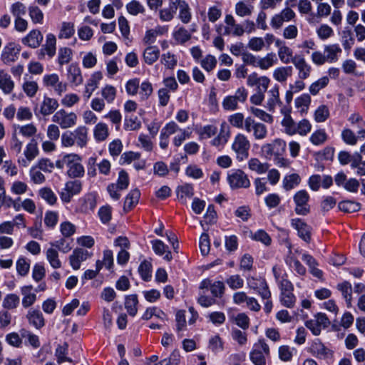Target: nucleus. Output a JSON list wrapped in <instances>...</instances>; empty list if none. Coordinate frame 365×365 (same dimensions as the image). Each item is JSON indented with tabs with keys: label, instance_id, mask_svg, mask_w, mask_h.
Returning <instances> with one entry per match:
<instances>
[{
	"label": "nucleus",
	"instance_id": "52",
	"mask_svg": "<svg viewBox=\"0 0 365 365\" xmlns=\"http://www.w3.org/2000/svg\"><path fill=\"white\" fill-rule=\"evenodd\" d=\"M279 299L284 307L289 309L294 307L297 301L293 291L280 292Z\"/></svg>",
	"mask_w": 365,
	"mask_h": 365
},
{
	"label": "nucleus",
	"instance_id": "1",
	"mask_svg": "<svg viewBox=\"0 0 365 365\" xmlns=\"http://www.w3.org/2000/svg\"><path fill=\"white\" fill-rule=\"evenodd\" d=\"M287 143L284 140L277 138L262 147V151L267 158H273L274 163L280 168H288L290 165L289 159L284 158Z\"/></svg>",
	"mask_w": 365,
	"mask_h": 365
},
{
	"label": "nucleus",
	"instance_id": "50",
	"mask_svg": "<svg viewBox=\"0 0 365 365\" xmlns=\"http://www.w3.org/2000/svg\"><path fill=\"white\" fill-rule=\"evenodd\" d=\"M138 299L136 294L128 295L125 297V308L130 316L134 317L138 312Z\"/></svg>",
	"mask_w": 365,
	"mask_h": 365
},
{
	"label": "nucleus",
	"instance_id": "39",
	"mask_svg": "<svg viewBox=\"0 0 365 365\" xmlns=\"http://www.w3.org/2000/svg\"><path fill=\"white\" fill-rule=\"evenodd\" d=\"M338 290L341 293L348 307H351L352 287L350 282L344 281L337 285Z\"/></svg>",
	"mask_w": 365,
	"mask_h": 365
},
{
	"label": "nucleus",
	"instance_id": "46",
	"mask_svg": "<svg viewBox=\"0 0 365 365\" xmlns=\"http://www.w3.org/2000/svg\"><path fill=\"white\" fill-rule=\"evenodd\" d=\"M248 168L257 174L265 173L269 169L268 163H261L258 158H252L248 160Z\"/></svg>",
	"mask_w": 365,
	"mask_h": 365
},
{
	"label": "nucleus",
	"instance_id": "45",
	"mask_svg": "<svg viewBox=\"0 0 365 365\" xmlns=\"http://www.w3.org/2000/svg\"><path fill=\"white\" fill-rule=\"evenodd\" d=\"M109 135L108 126L103 122L97 123L93 129V135L97 141L105 140Z\"/></svg>",
	"mask_w": 365,
	"mask_h": 365
},
{
	"label": "nucleus",
	"instance_id": "29",
	"mask_svg": "<svg viewBox=\"0 0 365 365\" xmlns=\"http://www.w3.org/2000/svg\"><path fill=\"white\" fill-rule=\"evenodd\" d=\"M67 78L70 83L78 86L83 83V76L77 63H71L67 69Z\"/></svg>",
	"mask_w": 365,
	"mask_h": 365
},
{
	"label": "nucleus",
	"instance_id": "20",
	"mask_svg": "<svg viewBox=\"0 0 365 365\" xmlns=\"http://www.w3.org/2000/svg\"><path fill=\"white\" fill-rule=\"evenodd\" d=\"M43 39V36L41 31L38 29H33L21 39V42L25 46L36 48L41 45Z\"/></svg>",
	"mask_w": 365,
	"mask_h": 365
},
{
	"label": "nucleus",
	"instance_id": "2",
	"mask_svg": "<svg viewBox=\"0 0 365 365\" xmlns=\"http://www.w3.org/2000/svg\"><path fill=\"white\" fill-rule=\"evenodd\" d=\"M55 165L58 169L67 168V175L72 178H80L84 175L85 170L81 164V158L76 153H67L58 159Z\"/></svg>",
	"mask_w": 365,
	"mask_h": 365
},
{
	"label": "nucleus",
	"instance_id": "57",
	"mask_svg": "<svg viewBox=\"0 0 365 365\" xmlns=\"http://www.w3.org/2000/svg\"><path fill=\"white\" fill-rule=\"evenodd\" d=\"M27 10L26 6L21 1L13 3L9 8V11L14 19L22 17L26 14Z\"/></svg>",
	"mask_w": 365,
	"mask_h": 365
},
{
	"label": "nucleus",
	"instance_id": "36",
	"mask_svg": "<svg viewBox=\"0 0 365 365\" xmlns=\"http://www.w3.org/2000/svg\"><path fill=\"white\" fill-rule=\"evenodd\" d=\"M292 66L278 67L273 71V78L279 83H284L292 75Z\"/></svg>",
	"mask_w": 365,
	"mask_h": 365
},
{
	"label": "nucleus",
	"instance_id": "61",
	"mask_svg": "<svg viewBox=\"0 0 365 365\" xmlns=\"http://www.w3.org/2000/svg\"><path fill=\"white\" fill-rule=\"evenodd\" d=\"M329 81V78L327 76H324V77L319 78V80L312 83L310 85V86L309 88V93L312 96L317 95L319 93V92L320 91V90L325 88L328 85Z\"/></svg>",
	"mask_w": 365,
	"mask_h": 365
},
{
	"label": "nucleus",
	"instance_id": "33",
	"mask_svg": "<svg viewBox=\"0 0 365 365\" xmlns=\"http://www.w3.org/2000/svg\"><path fill=\"white\" fill-rule=\"evenodd\" d=\"M56 38L55 35L53 34H48L46 37L45 44L42 46L41 49V52H45V53L49 57V58H53L56 51Z\"/></svg>",
	"mask_w": 365,
	"mask_h": 365
},
{
	"label": "nucleus",
	"instance_id": "38",
	"mask_svg": "<svg viewBox=\"0 0 365 365\" xmlns=\"http://www.w3.org/2000/svg\"><path fill=\"white\" fill-rule=\"evenodd\" d=\"M14 87V83L10 75L4 71H0V88L6 94L11 93Z\"/></svg>",
	"mask_w": 365,
	"mask_h": 365
},
{
	"label": "nucleus",
	"instance_id": "14",
	"mask_svg": "<svg viewBox=\"0 0 365 365\" xmlns=\"http://www.w3.org/2000/svg\"><path fill=\"white\" fill-rule=\"evenodd\" d=\"M91 256L88 251L83 248H76L69 256V262L75 270L80 269L81 262L86 261Z\"/></svg>",
	"mask_w": 365,
	"mask_h": 365
},
{
	"label": "nucleus",
	"instance_id": "24",
	"mask_svg": "<svg viewBox=\"0 0 365 365\" xmlns=\"http://www.w3.org/2000/svg\"><path fill=\"white\" fill-rule=\"evenodd\" d=\"M341 53L342 49L337 43L326 45L324 48L326 60L329 63L336 62Z\"/></svg>",
	"mask_w": 365,
	"mask_h": 365
},
{
	"label": "nucleus",
	"instance_id": "12",
	"mask_svg": "<svg viewBox=\"0 0 365 365\" xmlns=\"http://www.w3.org/2000/svg\"><path fill=\"white\" fill-rule=\"evenodd\" d=\"M200 290H210L212 297L215 298H220L222 297L225 291V285L220 281L212 282L209 279H204L200 284Z\"/></svg>",
	"mask_w": 365,
	"mask_h": 365
},
{
	"label": "nucleus",
	"instance_id": "10",
	"mask_svg": "<svg viewBox=\"0 0 365 365\" xmlns=\"http://www.w3.org/2000/svg\"><path fill=\"white\" fill-rule=\"evenodd\" d=\"M247 285L250 289L256 291L262 299H268L270 298L271 292L264 278L250 277L247 279Z\"/></svg>",
	"mask_w": 365,
	"mask_h": 365
},
{
	"label": "nucleus",
	"instance_id": "17",
	"mask_svg": "<svg viewBox=\"0 0 365 365\" xmlns=\"http://www.w3.org/2000/svg\"><path fill=\"white\" fill-rule=\"evenodd\" d=\"M22 340L28 342H38L39 339L37 335L24 329L20 331V334L14 332L6 336L7 342H19Z\"/></svg>",
	"mask_w": 365,
	"mask_h": 365
},
{
	"label": "nucleus",
	"instance_id": "64",
	"mask_svg": "<svg viewBox=\"0 0 365 365\" xmlns=\"http://www.w3.org/2000/svg\"><path fill=\"white\" fill-rule=\"evenodd\" d=\"M116 88L111 85H106L101 90V96L103 99L108 103H112L116 96Z\"/></svg>",
	"mask_w": 365,
	"mask_h": 365
},
{
	"label": "nucleus",
	"instance_id": "48",
	"mask_svg": "<svg viewBox=\"0 0 365 365\" xmlns=\"http://www.w3.org/2000/svg\"><path fill=\"white\" fill-rule=\"evenodd\" d=\"M311 352L319 358H329L332 355L331 351L324 346V344H312Z\"/></svg>",
	"mask_w": 365,
	"mask_h": 365
},
{
	"label": "nucleus",
	"instance_id": "55",
	"mask_svg": "<svg viewBox=\"0 0 365 365\" xmlns=\"http://www.w3.org/2000/svg\"><path fill=\"white\" fill-rule=\"evenodd\" d=\"M20 302V299L16 294H6L2 302V307L6 309H16Z\"/></svg>",
	"mask_w": 365,
	"mask_h": 365
},
{
	"label": "nucleus",
	"instance_id": "41",
	"mask_svg": "<svg viewBox=\"0 0 365 365\" xmlns=\"http://www.w3.org/2000/svg\"><path fill=\"white\" fill-rule=\"evenodd\" d=\"M277 63V58L274 53H268L264 57L258 58L257 67L262 70H267Z\"/></svg>",
	"mask_w": 365,
	"mask_h": 365
},
{
	"label": "nucleus",
	"instance_id": "58",
	"mask_svg": "<svg viewBox=\"0 0 365 365\" xmlns=\"http://www.w3.org/2000/svg\"><path fill=\"white\" fill-rule=\"evenodd\" d=\"M68 354V346L67 344H59L56 350L57 362L61 364L64 361L71 362L72 360L67 356Z\"/></svg>",
	"mask_w": 365,
	"mask_h": 365
},
{
	"label": "nucleus",
	"instance_id": "26",
	"mask_svg": "<svg viewBox=\"0 0 365 365\" xmlns=\"http://www.w3.org/2000/svg\"><path fill=\"white\" fill-rule=\"evenodd\" d=\"M80 209L82 212H88L95 209L96 206V194L89 192L79 199Z\"/></svg>",
	"mask_w": 365,
	"mask_h": 365
},
{
	"label": "nucleus",
	"instance_id": "56",
	"mask_svg": "<svg viewBox=\"0 0 365 365\" xmlns=\"http://www.w3.org/2000/svg\"><path fill=\"white\" fill-rule=\"evenodd\" d=\"M277 54L282 63L284 64L293 63L294 56L293 55L292 49L289 46H286L282 47V48H281L280 50H278Z\"/></svg>",
	"mask_w": 365,
	"mask_h": 365
},
{
	"label": "nucleus",
	"instance_id": "27",
	"mask_svg": "<svg viewBox=\"0 0 365 365\" xmlns=\"http://www.w3.org/2000/svg\"><path fill=\"white\" fill-rule=\"evenodd\" d=\"M88 129L84 125L77 127L74 130L71 131L73 135L75 143L79 148H84L88 143Z\"/></svg>",
	"mask_w": 365,
	"mask_h": 365
},
{
	"label": "nucleus",
	"instance_id": "18",
	"mask_svg": "<svg viewBox=\"0 0 365 365\" xmlns=\"http://www.w3.org/2000/svg\"><path fill=\"white\" fill-rule=\"evenodd\" d=\"M58 106L59 103L56 98L45 96L40 103L39 113L43 116H48L53 113Z\"/></svg>",
	"mask_w": 365,
	"mask_h": 365
},
{
	"label": "nucleus",
	"instance_id": "62",
	"mask_svg": "<svg viewBox=\"0 0 365 365\" xmlns=\"http://www.w3.org/2000/svg\"><path fill=\"white\" fill-rule=\"evenodd\" d=\"M282 126L284 128V132L289 135H294L297 134V123L292 117L283 118L282 120Z\"/></svg>",
	"mask_w": 365,
	"mask_h": 365
},
{
	"label": "nucleus",
	"instance_id": "60",
	"mask_svg": "<svg viewBox=\"0 0 365 365\" xmlns=\"http://www.w3.org/2000/svg\"><path fill=\"white\" fill-rule=\"evenodd\" d=\"M329 117V109L326 105L319 106L314 113V120L317 123H323Z\"/></svg>",
	"mask_w": 365,
	"mask_h": 365
},
{
	"label": "nucleus",
	"instance_id": "31",
	"mask_svg": "<svg viewBox=\"0 0 365 365\" xmlns=\"http://www.w3.org/2000/svg\"><path fill=\"white\" fill-rule=\"evenodd\" d=\"M140 197V192L138 189L131 190L125 197L123 210L125 212H128L133 209V207L138 203Z\"/></svg>",
	"mask_w": 365,
	"mask_h": 365
},
{
	"label": "nucleus",
	"instance_id": "44",
	"mask_svg": "<svg viewBox=\"0 0 365 365\" xmlns=\"http://www.w3.org/2000/svg\"><path fill=\"white\" fill-rule=\"evenodd\" d=\"M75 34L74 24L63 21L61 24L58 37L59 39H69Z\"/></svg>",
	"mask_w": 365,
	"mask_h": 365
},
{
	"label": "nucleus",
	"instance_id": "25",
	"mask_svg": "<svg viewBox=\"0 0 365 365\" xmlns=\"http://www.w3.org/2000/svg\"><path fill=\"white\" fill-rule=\"evenodd\" d=\"M24 154L26 159H23L20 163L23 166L26 167L29 163L35 159L38 155V148L36 140H32L26 145Z\"/></svg>",
	"mask_w": 365,
	"mask_h": 365
},
{
	"label": "nucleus",
	"instance_id": "42",
	"mask_svg": "<svg viewBox=\"0 0 365 365\" xmlns=\"http://www.w3.org/2000/svg\"><path fill=\"white\" fill-rule=\"evenodd\" d=\"M160 50L157 46H148L147 47L143 53L144 61L148 64L152 65L159 58Z\"/></svg>",
	"mask_w": 365,
	"mask_h": 365
},
{
	"label": "nucleus",
	"instance_id": "59",
	"mask_svg": "<svg viewBox=\"0 0 365 365\" xmlns=\"http://www.w3.org/2000/svg\"><path fill=\"white\" fill-rule=\"evenodd\" d=\"M339 209L344 212H354L361 209V205L359 202L344 200L339 203Z\"/></svg>",
	"mask_w": 365,
	"mask_h": 365
},
{
	"label": "nucleus",
	"instance_id": "40",
	"mask_svg": "<svg viewBox=\"0 0 365 365\" xmlns=\"http://www.w3.org/2000/svg\"><path fill=\"white\" fill-rule=\"evenodd\" d=\"M311 97L307 93H304L294 100L295 107L301 114L306 113L311 104Z\"/></svg>",
	"mask_w": 365,
	"mask_h": 365
},
{
	"label": "nucleus",
	"instance_id": "37",
	"mask_svg": "<svg viewBox=\"0 0 365 365\" xmlns=\"http://www.w3.org/2000/svg\"><path fill=\"white\" fill-rule=\"evenodd\" d=\"M178 200L183 204L187 203L194 195L193 187L190 184H184L179 186L177 190Z\"/></svg>",
	"mask_w": 365,
	"mask_h": 365
},
{
	"label": "nucleus",
	"instance_id": "32",
	"mask_svg": "<svg viewBox=\"0 0 365 365\" xmlns=\"http://www.w3.org/2000/svg\"><path fill=\"white\" fill-rule=\"evenodd\" d=\"M268 99L267 102L266 108L269 111H273L277 105L282 103L279 98V86H275L272 88L267 93Z\"/></svg>",
	"mask_w": 365,
	"mask_h": 365
},
{
	"label": "nucleus",
	"instance_id": "7",
	"mask_svg": "<svg viewBox=\"0 0 365 365\" xmlns=\"http://www.w3.org/2000/svg\"><path fill=\"white\" fill-rule=\"evenodd\" d=\"M295 203L294 211L297 215H307L310 212L309 195L305 190L297 191L293 196Z\"/></svg>",
	"mask_w": 365,
	"mask_h": 365
},
{
	"label": "nucleus",
	"instance_id": "9",
	"mask_svg": "<svg viewBox=\"0 0 365 365\" xmlns=\"http://www.w3.org/2000/svg\"><path fill=\"white\" fill-rule=\"evenodd\" d=\"M269 354L267 344H255L250 352V359L255 365H265L266 358Z\"/></svg>",
	"mask_w": 365,
	"mask_h": 365
},
{
	"label": "nucleus",
	"instance_id": "53",
	"mask_svg": "<svg viewBox=\"0 0 365 365\" xmlns=\"http://www.w3.org/2000/svg\"><path fill=\"white\" fill-rule=\"evenodd\" d=\"M227 120L232 126L238 129H245L246 127V118L242 113H233L228 117Z\"/></svg>",
	"mask_w": 365,
	"mask_h": 365
},
{
	"label": "nucleus",
	"instance_id": "19",
	"mask_svg": "<svg viewBox=\"0 0 365 365\" xmlns=\"http://www.w3.org/2000/svg\"><path fill=\"white\" fill-rule=\"evenodd\" d=\"M291 225L297 231L298 235L305 242H309L310 227L302 219L294 218L291 220Z\"/></svg>",
	"mask_w": 365,
	"mask_h": 365
},
{
	"label": "nucleus",
	"instance_id": "16",
	"mask_svg": "<svg viewBox=\"0 0 365 365\" xmlns=\"http://www.w3.org/2000/svg\"><path fill=\"white\" fill-rule=\"evenodd\" d=\"M292 63L299 71L298 76L299 79L304 80L310 76L312 68L302 55H294Z\"/></svg>",
	"mask_w": 365,
	"mask_h": 365
},
{
	"label": "nucleus",
	"instance_id": "8",
	"mask_svg": "<svg viewBox=\"0 0 365 365\" xmlns=\"http://www.w3.org/2000/svg\"><path fill=\"white\" fill-rule=\"evenodd\" d=\"M82 190V182L80 180H69L66 182L64 188L60 192L61 200L63 202H71L73 196L79 194Z\"/></svg>",
	"mask_w": 365,
	"mask_h": 365
},
{
	"label": "nucleus",
	"instance_id": "34",
	"mask_svg": "<svg viewBox=\"0 0 365 365\" xmlns=\"http://www.w3.org/2000/svg\"><path fill=\"white\" fill-rule=\"evenodd\" d=\"M301 181V177L297 173L286 175L282 180V187L286 191H290L297 187Z\"/></svg>",
	"mask_w": 365,
	"mask_h": 365
},
{
	"label": "nucleus",
	"instance_id": "13",
	"mask_svg": "<svg viewBox=\"0 0 365 365\" xmlns=\"http://www.w3.org/2000/svg\"><path fill=\"white\" fill-rule=\"evenodd\" d=\"M230 135V126L225 122H223L220 125V130L218 135L211 140L210 144L214 147L222 148L228 142Z\"/></svg>",
	"mask_w": 365,
	"mask_h": 365
},
{
	"label": "nucleus",
	"instance_id": "15",
	"mask_svg": "<svg viewBox=\"0 0 365 365\" xmlns=\"http://www.w3.org/2000/svg\"><path fill=\"white\" fill-rule=\"evenodd\" d=\"M21 48L15 43H9L6 45L2 51L1 59L6 64H10L14 62L19 56Z\"/></svg>",
	"mask_w": 365,
	"mask_h": 365
},
{
	"label": "nucleus",
	"instance_id": "35",
	"mask_svg": "<svg viewBox=\"0 0 365 365\" xmlns=\"http://www.w3.org/2000/svg\"><path fill=\"white\" fill-rule=\"evenodd\" d=\"M169 123L178 128L174 132L176 135L173 139V143L175 146L180 147L187 138L190 137V133L186 129L181 128L175 121H170Z\"/></svg>",
	"mask_w": 365,
	"mask_h": 365
},
{
	"label": "nucleus",
	"instance_id": "43",
	"mask_svg": "<svg viewBox=\"0 0 365 365\" xmlns=\"http://www.w3.org/2000/svg\"><path fill=\"white\" fill-rule=\"evenodd\" d=\"M46 257L50 265L53 269H59L62 266L61 261L59 259V255L57 250L53 247H49L46 251Z\"/></svg>",
	"mask_w": 365,
	"mask_h": 365
},
{
	"label": "nucleus",
	"instance_id": "28",
	"mask_svg": "<svg viewBox=\"0 0 365 365\" xmlns=\"http://www.w3.org/2000/svg\"><path fill=\"white\" fill-rule=\"evenodd\" d=\"M32 289L31 285L21 287V294L23 296L21 304L24 308L31 307L36 301V294L32 292Z\"/></svg>",
	"mask_w": 365,
	"mask_h": 365
},
{
	"label": "nucleus",
	"instance_id": "5",
	"mask_svg": "<svg viewBox=\"0 0 365 365\" xmlns=\"http://www.w3.org/2000/svg\"><path fill=\"white\" fill-rule=\"evenodd\" d=\"M52 121L61 129H68L77 124L78 116L74 112H68L65 109H60L53 115Z\"/></svg>",
	"mask_w": 365,
	"mask_h": 365
},
{
	"label": "nucleus",
	"instance_id": "4",
	"mask_svg": "<svg viewBox=\"0 0 365 365\" xmlns=\"http://www.w3.org/2000/svg\"><path fill=\"white\" fill-rule=\"evenodd\" d=\"M250 143L247 137L241 133H238L234 138L232 143V150L236 154V158L239 161L247 159L249 156Z\"/></svg>",
	"mask_w": 365,
	"mask_h": 365
},
{
	"label": "nucleus",
	"instance_id": "63",
	"mask_svg": "<svg viewBox=\"0 0 365 365\" xmlns=\"http://www.w3.org/2000/svg\"><path fill=\"white\" fill-rule=\"evenodd\" d=\"M327 140V135L324 129L314 131L309 137L310 142L314 145H322Z\"/></svg>",
	"mask_w": 365,
	"mask_h": 365
},
{
	"label": "nucleus",
	"instance_id": "30",
	"mask_svg": "<svg viewBox=\"0 0 365 365\" xmlns=\"http://www.w3.org/2000/svg\"><path fill=\"white\" fill-rule=\"evenodd\" d=\"M178 128L173 124L169 123H166L165 125L162 128L160 134V143L159 145L162 149H166L169 144V138L171 135L174 134V132Z\"/></svg>",
	"mask_w": 365,
	"mask_h": 365
},
{
	"label": "nucleus",
	"instance_id": "3",
	"mask_svg": "<svg viewBox=\"0 0 365 365\" xmlns=\"http://www.w3.org/2000/svg\"><path fill=\"white\" fill-rule=\"evenodd\" d=\"M227 181L232 190L247 189L251 185L247 174L241 169L230 170L227 174Z\"/></svg>",
	"mask_w": 365,
	"mask_h": 365
},
{
	"label": "nucleus",
	"instance_id": "23",
	"mask_svg": "<svg viewBox=\"0 0 365 365\" xmlns=\"http://www.w3.org/2000/svg\"><path fill=\"white\" fill-rule=\"evenodd\" d=\"M154 252L159 256H163V259L167 262L173 259L171 252L168 247L160 240H153L150 242Z\"/></svg>",
	"mask_w": 365,
	"mask_h": 365
},
{
	"label": "nucleus",
	"instance_id": "51",
	"mask_svg": "<svg viewBox=\"0 0 365 365\" xmlns=\"http://www.w3.org/2000/svg\"><path fill=\"white\" fill-rule=\"evenodd\" d=\"M73 57V51L68 47L58 48L57 62L60 66L68 63Z\"/></svg>",
	"mask_w": 365,
	"mask_h": 365
},
{
	"label": "nucleus",
	"instance_id": "11",
	"mask_svg": "<svg viewBox=\"0 0 365 365\" xmlns=\"http://www.w3.org/2000/svg\"><path fill=\"white\" fill-rule=\"evenodd\" d=\"M296 16L295 12L289 6L274 15L270 21L271 26L274 29H280L284 22L290 21Z\"/></svg>",
	"mask_w": 365,
	"mask_h": 365
},
{
	"label": "nucleus",
	"instance_id": "6",
	"mask_svg": "<svg viewBox=\"0 0 365 365\" xmlns=\"http://www.w3.org/2000/svg\"><path fill=\"white\" fill-rule=\"evenodd\" d=\"M245 130L247 133H252L256 140H262L268 135L267 126L259 122H256L252 117L246 118V127Z\"/></svg>",
	"mask_w": 365,
	"mask_h": 365
},
{
	"label": "nucleus",
	"instance_id": "54",
	"mask_svg": "<svg viewBox=\"0 0 365 365\" xmlns=\"http://www.w3.org/2000/svg\"><path fill=\"white\" fill-rule=\"evenodd\" d=\"M230 320L244 330L247 329L250 326V318L245 313L232 314L230 317Z\"/></svg>",
	"mask_w": 365,
	"mask_h": 365
},
{
	"label": "nucleus",
	"instance_id": "21",
	"mask_svg": "<svg viewBox=\"0 0 365 365\" xmlns=\"http://www.w3.org/2000/svg\"><path fill=\"white\" fill-rule=\"evenodd\" d=\"M29 324L39 329L44 327L45 319L42 312L38 309L31 308L28 310L26 315Z\"/></svg>",
	"mask_w": 365,
	"mask_h": 365
},
{
	"label": "nucleus",
	"instance_id": "47",
	"mask_svg": "<svg viewBox=\"0 0 365 365\" xmlns=\"http://www.w3.org/2000/svg\"><path fill=\"white\" fill-rule=\"evenodd\" d=\"M173 37L177 43L183 44L191 38V33L184 27H177L173 33Z\"/></svg>",
	"mask_w": 365,
	"mask_h": 365
},
{
	"label": "nucleus",
	"instance_id": "22",
	"mask_svg": "<svg viewBox=\"0 0 365 365\" xmlns=\"http://www.w3.org/2000/svg\"><path fill=\"white\" fill-rule=\"evenodd\" d=\"M103 78V74L101 71L94 72L91 78L88 80L85 91L83 92V97L88 100L91 98L93 91L98 88L99 82Z\"/></svg>",
	"mask_w": 365,
	"mask_h": 365
},
{
	"label": "nucleus",
	"instance_id": "49",
	"mask_svg": "<svg viewBox=\"0 0 365 365\" xmlns=\"http://www.w3.org/2000/svg\"><path fill=\"white\" fill-rule=\"evenodd\" d=\"M29 15L34 24H42L44 15L41 9L36 5H31L28 8Z\"/></svg>",
	"mask_w": 365,
	"mask_h": 365
}]
</instances>
